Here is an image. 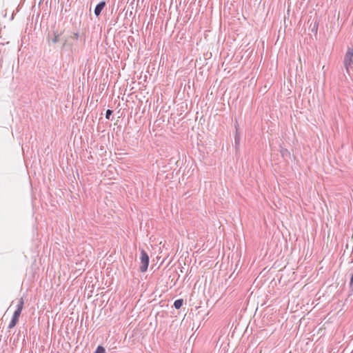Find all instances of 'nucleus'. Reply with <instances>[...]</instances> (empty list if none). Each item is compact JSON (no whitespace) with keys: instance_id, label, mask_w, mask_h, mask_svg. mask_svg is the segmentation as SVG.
Segmentation results:
<instances>
[{"instance_id":"1","label":"nucleus","mask_w":353,"mask_h":353,"mask_svg":"<svg viewBox=\"0 0 353 353\" xmlns=\"http://www.w3.org/2000/svg\"><path fill=\"white\" fill-rule=\"evenodd\" d=\"M353 64V48H348L343 59V65L346 72L350 75Z\"/></svg>"},{"instance_id":"2","label":"nucleus","mask_w":353,"mask_h":353,"mask_svg":"<svg viewBox=\"0 0 353 353\" xmlns=\"http://www.w3.org/2000/svg\"><path fill=\"white\" fill-rule=\"evenodd\" d=\"M141 265H140V271L141 272H145L148 270V264H149V256L147 252L144 250H141Z\"/></svg>"},{"instance_id":"3","label":"nucleus","mask_w":353,"mask_h":353,"mask_svg":"<svg viewBox=\"0 0 353 353\" xmlns=\"http://www.w3.org/2000/svg\"><path fill=\"white\" fill-rule=\"evenodd\" d=\"M105 6V1H101L99 2L94 8V14L98 17L100 15L102 10L104 8Z\"/></svg>"},{"instance_id":"4","label":"nucleus","mask_w":353,"mask_h":353,"mask_svg":"<svg viewBox=\"0 0 353 353\" xmlns=\"http://www.w3.org/2000/svg\"><path fill=\"white\" fill-rule=\"evenodd\" d=\"M183 299H177L174 302V307L176 309H179L183 305Z\"/></svg>"},{"instance_id":"5","label":"nucleus","mask_w":353,"mask_h":353,"mask_svg":"<svg viewBox=\"0 0 353 353\" xmlns=\"http://www.w3.org/2000/svg\"><path fill=\"white\" fill-rule=\"evenodd\" d=\"M18 321H19V319L12 317V319L8 325V328L9 329L13 328L17 323Z\"/></svg>"},{"instance_id":"6","label":"nucleus","mask_w":353,"mask_h":353,"mask_svg":"<svg viewBox=\"0 0 353 353\" xmlns=\"http://www.w3.org/2000/svg\"><path fill=\"white\" fill-rule=\"evenodd\" d=\"M54 37L52 39V43H57L59 41V38L60 36V34L57 32H54Z\"/></svg>"},{"instance_id":"7","label":"nucleus","mask_w":353,"mask_h":353,"mask_svg":"<svg viewBox=\"0 0 353 353\" xmlns=\"http://www.w3.org/2000/svg\"><path fill=\"white\" fill-rule=\"evenodd\" d=\"M23 307V299H21L17 305V310L22 311Z\"/></svg>"},{"instance_id":"8","label":"nucleus","mask_w":353,"mask_h":353,"mask_svg":"<svg viewBox=\"0 0 353 353\" xmlns=\"http://www.w3.org/2000/svg\"><path fill=\"white\" fill-rule=\"evenodd\" d=\"M21 313V311L16 309V310L14 311V312L12 315V317L19 319Z\"/></svg>"},{"instance_id":"9","label":"nucleus","mask_w":353,"mask_h":353,"mask_svg":"<svg viewBox=\"0 0 353 353\" xmlns=\"http://www.w3.org/2000/svg\"><path fill=\"white\" fill-rule=\"evenodd\" d=\"M95 353H105V348L102 346H98Z\"/></svg>"},{"instance_id":"10","label":"nucleus","mask_w":353,"mask_h":353,"mask_svg":"<svg viewBox=\"0 0 353 353\" xmlns=\"http://www.w3.org/2000/svg\"><path fill=\"white\" fill-rule=\"evenodd\" d=\"M318 30V23L315 22L312 28V32H317Z\"/></svg>"},{"instance_id":"11","label":"nucleus","mask_w":353,"mask_h":353,"mask_svg":"<svg viewBox=\"0 0 353 353\" xmlns=\"http://www.w3.org/2000/svg\"><path fill=\"white\" fill-rule=\"evenodd\" d=\"M112 114V111L111 110H108L105 113V118L107 119H110V116Z\"/></svg>"},{"instance_id":"12","label":"nucleus","mask_w":353,"mask_h":353,"mask_svg":"<svg viewBox=\"0 0 353 353\" xmlns=\"http://www.w3.org/2000/svg\"><path fill=\"white\" fill-rule=\"evenodd\" d=\"M72 39H77L79 38V34L77 32H74L71 36Z\"/></svg>"},{"instance_id":"13","label":"nucleus","mask_w":353,"mask_h":353,"mask_svg":"<svg viewBox=\"0 0 353 353\" xmlns=\"http://www.w3.org/2000/svg\"><path fill=\"white\" fill-rule=\"evenodd\" d=\"M239 137L236 136L235 137V143H236V145L239 144Z\"/></svg>"}]
</instances>
